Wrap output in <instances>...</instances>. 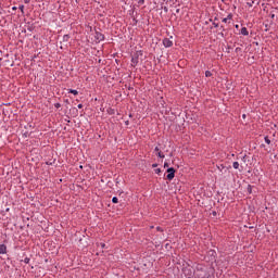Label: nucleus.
<instances>
[{
    "instance_id": "4468645a",
    "label": "nucleus",
    "mask_w": 278,
    "mask_h": 278,
    "mask_svg": "<svg viewBox=\"0 0 278 278\" xmlns=\"http://www.w3.org/2000/svg\"><path fill=\"white\" fill-rule=\"evenodd\" d=\"M265 142L266 144H270V138H268V136L265 137Z\"/></svg>"
},
{
    "instance_id": "c756f323",
    "label": "nucleus",
    "mask_w": 278,
    "mask_h": 278,
    "mask_svg": "<svg viewBox=\"0 0 278 278\" xmlns=\"http://www.w3.org/2000/svg\"><path fill=\"white\" fill-rule=\"evenodd\" d=\"M220 36L224 38V37H225V34L222 33Z\"/></svg>"
},
{
    "instance_id": "4be33fe9",
    "label": "nucleus",
    "mask_w": 278,
    "mask_h": 278,
    "mask_svg": "<svg viewBox=\"0 0 278 278\" xmlns=\"http://www.w3.org/2000/svg\"><path fill=\"white\" fill-rule=\"evenodd\" d=\"M213 27H218V23H213Z\"/></svg>"
},
{
    "instance_id": "2eb2a0df",
    "label": "nucleus",
    "mask_w": 278,
    "mask_h": 278,
    "mask_svg": "<svg viewBox=\"0 0 278 278\" xmlns=\"http://www.w3.org/2000/svg\"><path fill=\"white\" fill-rule=\"evenodd\" d=\"M112 203H118V198L113 197V198H112Z\"/></svg>"
},
{
    "instance_id": "0eeeda50",
    "label": "nucleus",
    "mask_w": 278,
    "mask_h": 278,
    "mask_svg": "<svg viewBox=\"0 0 278 278\" xmlns=\"http://www.w3.org/2000/svg\"><path fill=\"white\" fill-rule=\"evenodd\" d=\"M96 38H97V40H104L105 39L103 34H101V33H96Z\"/></svg>"
},
{
    "instance_id": "aec40b11",
    "label": "nucleus",
    "mask_w": 278,
    "mask_h": 278,
    "mask_svg": "<svg viewBox=\"0 0 278 278\" xmlns=\"http://www.w3.org/2000/svg\"><path fill=\"white\" fill-rule=\"evenodd\" d=\"M101 249H105V243H100Z\"/></svg>"
},
{
    "instance_id": "423d86ee",
    "label": "nucleus",
    "mask_w": 278,
    "mask_h": 278,
    "mask_svg": "<svg viewBox=\"0 0 278 278\" xmlns=\"http://www.w3.org/2000/svg\"><path fill=\"white\" fill-rule=\"evenodd\" d=\"M231 18H233V14L229 13L227 15V17L223 18V23H229V21H231Z\"/></svg>"
},
{
    "instance_id": "6e6552de",
    "label": "nucleus",
    "mask_w": 278,
    "mask_h": 278,
    "mask_svg": "<svg viewBox=\"0 0 278 278\" xmlns=\"http://www.w3.org/2000/svg\"><path fill=\"white\" fill-rule=\"evenodd\" d=\"M241 34H242V36H249V29H247V27H242Z\"/></svg>"
},
{
    "instance_id": "b1692460",
    "label": "nucleus",
    "mask_w": 278,
    "mask_h": 278,
    "mask_svg": "<svg viewBox=\"0 0 278 278\" xmlns=\"http://www.w3.org/2000/svg\"><path fill=\"white\" fill-rule=\"evenodd\" d=\"M84 108V104H78V110H81Z\"/></svg>"
},
{
    "instance_id": "f3484780",
    "label": "nucleus",
    "mask_w": 278,
    "mask_h": 278,
    "mask_svg": "<svg viewBox=\"0 0 278 278\" xmlns=\"http://www.w3.org/2000/svg\"><path fill=\"white\" fill-rule=\"evenodd\" d=\"M54 108H56V110H60V108H62V104L55 103V104H54Z\"/></svg>"
},
{
    "instance_id": "6ab92c4d",
    "label": "nucleus",
    "mask_w": 278,
    "mask_h": 278,
    "mask_svg": "<svg viewBox=\"0 0 278 278\" xmlns=\"http://www.w3.org/2000/svg\"><path fill=\"white\" fill-rule=\"evenodd\" d=\"M152 168H157V163L152 164Z\"/></svg>"
},
{
    "instance_id": "1a4fd4ad",
    "label": "nucleus",
    "mask_w": 278,
    "mask_h": 278,
    "mask_svg": "<svg viewBox=\"0 0 278 278\" xmlns=\"http://www.w3.org/2000/svg\"><path fill=\"white\" fill-rule=\"evenodd\" d=\"M68 93L77 96V94H79V91H77L75 89H68Z\"/></svg>"
},
{
    "instance_id": "9d476101",
    "label": "nucleus",
    "mask_w": 278,
    "mask_h": 278,
    "mask_svg": "<svg viewBox=\"0 0 278 278\" xmlns=\"http://www.w3.org/2000/svg\"><path fill=\"white\" fill-rule=\"evenodd\" d=\"M232 168H235L236 170H238V169L240 168V163L233 162V163H232Z\"/></svg>"
},
{
    "instance_id": "393cba45",
    "label": "nucleus",
    "mask_w": 278,
    "mask_h": 278,
    "mask_svg": "<svg viewBox=\"0 0 278 278\" xmlns=\"http://www.w3.org/2000/svg\"><path fill=\"white\" fill-rule=\"evenodd\" d=\"M12 10H13V11H16V10H18V8H16V7H13V8H12Z\"/></svg>"
},
{
    "instance_id": "ddd939ff",
    "label": "nucleus",
    "mask_w": 278,
    "mask_h": 278,
    "mask_svg": "<svg viewBox=\"0 0 278 278\" xmlns=\"http://www.w3.org/2000/svg\"><path fill=\"white\" fill-rule=\"evenodd\" d=\"M205 77H212V72L206 71V72H205Z\"/></svg>"
},
{
    "instance_id": "f8f14e48",
    "label": "nucleus",
    "mask_w": 278,
    "mask_h": 278,
    "mask_svg": "<svg viewBox=\"0 0 278 278\" xmlns=\"http://www.w3.org/2000/svg\"><path fill=\"white\" fill-rule=\"evenodd\" d=\"M18 10H21L22 14H25V5L21 4L18 7Z\"/></svg>"
},
{
    "instance_id": "bb28decb",
    "label": "nucleus",
    "mask_w": 278,
    "mask_h": 278,
    "mask_svg": "<svg viewBox=\"0 0 278 278\" xmlns=\"http://www.w3.org/2000/svg\"><path fill=\"white\" fill-rule=\"evenodd\" d=\"M29 1H31V0H24V3H29Z\"/></svg>"
},
{
    "instance_id": "a878e982",
    "label": "nucleus",
    "mask_w": 278,
    "mask_h": 278,
    "mask_svg": "<svg viewBox=\"0 0 278 278\" xmlns=\"http://www.w3.org/2000/svg\"><path fill=\"white\" fill-rule=\"evenodd\" d=\"M248 190H249V192H251V185L248 186Z\"/></svg>"
},
{
    "instance_id": "5701e85b",
    "label": "nucleus",
    "mask_w": 278,
    "mask_h": 278,
    "mask_svg": "<svg viewBox=\"0 0 278 278\" xmlns=\"http://www.w3.org/2000/svg\"><path fill=\"white\" fill-rule=\"evenodd\" d=\"M238 51H242L241 48H236V53H238Z\"/></svg>"
},
{
    "instance_id": "39448f33",
    "label": "nucleus",
    "mask_w": 278,
    "mask_h": 278,
    "mask_svg": "<svg viewBox=\"0 0 278 278\" xmlns=\"http://www.w3.org/2000/svg\"><path fill=\"white\" fill-rule=\"evenodd\" d=\"M138 62H139L138 55L131 58V66L134 67L138 66Z\"/></svg>"
},
{
    "instance_id": "c85d7f7f",
    "label": "nucleus",
    "mask_w": 278,
    "mask_h": 278,
    "mask_svg": "<svg viewBox=\"0 0 278 278\" xmlns=\"http://www.w3.org/2000/svg\"><path fill=\"white\" fill-rule=\"evenodd\" d=\"M156 230H157V231H162V229H161L160 227H156Z\"/></svg>"
},
{
    "instance_id": "f03ea898",
    "label": "nucleus",
    "mask_w": 278,
    "mask_h": 278,
    "mask_svg": "<svg viewBox=\"0 0 278 278\" xmlns=\"http://www.w3.org/2000/svg\"><path fill=\"white\" fill-rule=\"evenodd\" d=\"M163 45H164V47H166L168 49V48L173 47V40L165 38V39H163Z\"/></svg>"
},
{
    "instance_id": "9b49d317",
    "label": "nucleus",
    "mask_w": 278,
    "mask_h": 278,
    "mask_svg": "<svg viewBox=\"0 0 278 278\" xmlns=\"http://www.w3.org/2000/svg\"><path fill=\"white\" fill-rule=\"evenodd\" d=\"M68 40H71V35H64L63 42H68Z\"/></svg>"
},
{
    "instance_id": "dca6fc26",
    "label": "nucleus",
    "mask_w": 278,
    "mask_h": 278,
    "mask_svg": "<svg viewBox=\"0 0 278 278\" xmlns=\"http://www.w3.org/2000/svg\"><path fill=\"white\" fill-rule=\"evenodd\" d=\"M23 262H24V264H29L30 258L29 257H25Z\"/></svg>"
},
{
    "instance_id": "cd10ccee",
    "label": "nucleus",
    "mask_w": 278,
    "mask_h": 278,
    "mask_svg": "<svg viewBox=\"0 0 278 278\" xmlns=\"http://www.w3.org/2000/svg\"><path fill=\"white\" fill-rule=\"evenodd\" d=\"M270 18H275V14H270Z\"/></svg>"
},
{
    "instance_id": "412c9836",
    "label": "nucleus",
    "mask_w": 278,
    "mask_h": 278,
    "mask_svg": "<svg viewBox=\"0 0 278 278\" xmlns=\"http://www.w3.org/2000/svg\"><path fill=\"white\" fill-rule=\"evenodd\" d=\"M164 168H168V163L167 162L164 163Z\"/></svg>"
},
{
    "instance_id": "f257e3e1",
    "label": "nucleus",
    "mask_w": 278,
    "mask_h": 278,
    "mask_svg": "<svg viewBox=\"0 0 278 278\" xmlns=\"http://www.w3.org/2000/svg\"><path fill=\"white\" fill-rule=\"evenodd\" d=\"M167 173L166 179H168V181H173V179H175V169L169 167L167 168Z\"/></svg>"
},
{
    "instance_id": "7ed1b4c3",
    "label": "nucleus",
    "mask_w": 278,
    "mask_h": 278,
    "mask_svg": "<svg viewBox=\"0 0 278 278\" xmlns=\"http://www.w3.org/2000/svg\"><path fill=\"white\" fill-rule=\"evenodd\" d=\"M8 253V247L5 244H0V255H5Z\"/></svg>"
},
{
    "instance_id": "20e7f679",
    "label": "nucleus",
    "mask_w": 278,
    "mask_h": 278,
    "mask_svg": "<svg viewBox=\"0 0 278 278\" xmlns=\"http://www.w3.org/2000/svg\"><path fill=\"white\" fill-rule=\"evenodd\" d=\"M154 151L156 152L157 157H161L162 160H164L165 155L164 153H162V151H160L159 147H155Z\"/></svg>"
},
{
    "instance_id": "a211bd4d",
    "label": "nucleus",
    "mask_w": 278,
    "mask_h": 278,
    "mask_svg": "<svg viewBox=\"0 0 278 278\" xmlns=\"http://www.w3.org/2000/svg\"><path fill=\"white\" fill-rule=\"evenodd\" d=\"M155 173H156V175H160V173H162V169L161 168H156Z\"/></svg>"
}]
</instances>
